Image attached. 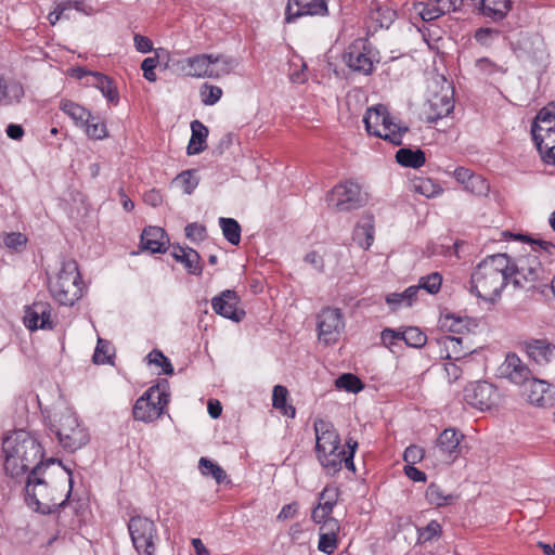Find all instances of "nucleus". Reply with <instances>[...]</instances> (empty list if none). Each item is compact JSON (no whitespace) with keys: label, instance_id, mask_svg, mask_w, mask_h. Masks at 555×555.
Instances as JSON below:
<instances>
[{"label":"nucleus","instance_id":"nucleus-1","mask_svg":"<svg viewBox=\"0 0 555 555\" xmlns=\"http://www.w3.org/2000/svg\"><path fill=\"white\" fill-rule=\"evenodd\" d=\"M314 431L318 460L327 474L338 473L343 465L349 470H356L353 456L358 448L357 440L348 438L346 440L348 450H345L340 444V437L334 425L323 420L314 422Z\"/></svg>","mask_w":555,"mask_h":555},{"label":"nucleus","instance_id":"nucleus-2","mask_svg":"<svg viewBox=\"0 0 555 555\" xmlns=\"http://www.w3.org/2000/svg\"><path fill=\"white\" fill-rule=\"evenodd\" d=\"M512 258L506 254L488 256L470 275V292L478 298L494 302L511 281Z\"/></svg>","mask_w":555,"mask_h":555},{"label":"nucleus","instance_id":"nucleus-3","mask_svg":"<svg viewBox=\"0 0 555 555\" xmlns=\"http://www.w3.org/2000/svg\"><path fill=\"white\" fill-rule=\"evenodd\" d=\"M4 469L11 477H18L33 467L42 466L43 448L36 435L15 430L2 443Z\"/></svg>","mask_w":555,"mask_h":555},{"label":"nucleus","instance_id":"nucleus-4","mask_svg":"<svg viewBox=\"0 0 555 555\" xmlns=\"http://www.w3.org/2000/svg\"><path fill=\"white\" fill-rule=\"evenodd\" d=\"M531 251L512 260L511 281L516 288H534L535 284L546 281V270L541 258L548 260L555 254V244L544 240H529Z\"/></svg>","mask_w":555,"mask_h":555},{"label":"nucleus","instance_id":"nucleus-5","mask_svg":"<svg viewBox=\"0 0 555 555\" xmlns=\"http://www.w3.org/2000/svg\"><path fill=\"white\" fill-rule=\"evenodd\" d=\"M49 291L60 305L67 307L74 306L82 297L85 283L76 260L66 259L62 262L55 276L49 279Z\"/></svg>","mask_w":555,"mask_h":555},{"label":"nucleus","instance_id":"nucleus-6","mask_svg":"<svg viewBox=\"0 0 555 555\" xmlns=\"http://www.w3.org/2000/svg\"><path fill=\"white\" fill-rule=\"evenodd\" d=\"M363 122L369 134L397 146L402 144L403 135L409 131L408 127L395 122L387 107L382 104L369 107L363 117Z\"/></svg>","mask_w":555,"mask_h":555},{"label":"nucleus","instance_id":"nucleus-7","mask_svg":"<svg viewBox=\"0 0 555 555\" xmlns=\"http://www.w3.org/2000/svg\"><path fill=\"white\" fill-rule=\"evenodd\" d=\"M170 392L167 380L151 386L134 403L132 415L135 421L152 423L158 420L169 403Z\"/></svg>","mask_w":555,"mask_h":555},{"label":"nucleus","instance_id":"nucleus-8","mask_svg":"<svg viewBox=\"0 0 555 555\" xmlns=\"http://www.w3.org/2000/svg\"><path fill=\"white\" fill-rule=\"evenodd\" d=\"M61 446L68 452L85 447L90 439L88 429L80 424L77 415L69 410L62 412L51 426Z\"/></svg>","mask_w":555,"mask_h":555},{"label":"nucleus","instance_id":"nucleus-9","mask_svg":"<svg viewBox=\"0 0 555 555\" xmlns=\"http://www.w3.org/2000/svg\"><path fill=\"white\" fill-rule=\"evenodd\" d=\"M128 531L138 555H158L159 534L153 520L133 516L128 522Z\"/></svg>","mask_w":555,"mask_h":555},{"label":"nucleus","instance_id":"nucleus-10","mask_svg":"<svg viewBox=\"0 0 555 555\" xmlns=\"http://www.w3.org/2000/svg\"><path fill=\"white\" fill-rule=\"evenodd\" d=\"M343 60L346 65L356 73L371 75L374 64L379 62L378 52L365 38H358L346 49Z\"/></svg>","mask_w":555,"mask_h":555},{"label":"nucleus","instance_id":"nucleus-11","mask_svg":"<svg viewBox=\"0 0 555 555\" xmlns=\"http://www.w3.org/2000/svg\"><path fill=\"white\" fill-rule=\"evenodd\" d=\"M367 201V194L362 192L361 185L353 180L336 184L328 195V203L336 211L359 209L366 205Z\"/></svg>","mask_w":555,"mask_h":555},{"label":"nucleus","instance_id":"nucleus-12","mask_svg":"<svg viewBox=\"0 0 555 555\" xmlns=\"http://www.w3.org/2000/svg\"><path fill=\"white\" fill-rule=\"evenodd\" d=\"M464 439V434L454 427L443 429L436 439L434 455L443 464H453L462 455Z\"/></svg>","mask_w":555,"mask_h":555},{"label":"nucleus","instance_id":"nucleus-13","mask_svg":"<svg viewBox=\"0 0 555 555\" xmlns=\"http://www.w3.org/2000/svg\"><path fill=\"white\" fill-rule=\"evenodd\" d=\"M317 319L319 339L326 345L336 343L345 327L340 309L332 307L323 308Z\"/></svg>","mask_w":555,"mask_h":555},{"label":"nucleus","instance_id":"nucleus-14","mask_svg":"<svg viewBox=\"0 0 555 555\" xmlns=\"http://www.w3.org/2000/svg\"><path fill=\"white\" fill-rule=\"evenodd\" d=\"M499 398L496 387L488 382L472 383L464 389L466 403L481 411L491 409Z\"/></svg>","mask_w":555,"mask_h":555},{"label":"nucleus","instance_id":"nucleus-15","mask_svg":"<svg viewBox=\"0 0 555 555\" xmlns=\"http://www.w3.org/2000/svg\"><path fill=\"white\" fill-rule=\"evenodd\" d=\"M522 395L527 398L528 402L540 406L550 408L555 403V389L547 382L531 377L526 386H522Z\"/></svg>","mask_w":555,"mask_h":555},{"label":"nucleus","instance_id":"nucleus-16","mask_svg":"<svg viewBox=\"0 0 555 555\" xmlns=\"http://www.w3.org/2000/svg\"><path fill=\"white\" fill-rule=\"evenodd\" d=\"M499 375L501 378L521 387L526 386L532 377L528 365L516 353L506 354L505 360L499 366Z\"/></svg>","mask_w":555,"mask_h":555},{"label":"nucleus","instance_id":"nucleus-17","mask_svg":"<svg viewBox=\"0 0 555 555\" xmlns=\"http://www.w3.org/2000/svg\"><path fill=\"white\" fill-rule=\"evenodd\" d=\"M462 3L463 0H426L414 3V10L423 21L429 22L459 10Z\"/></svg>","mask_w":555,"mask_h":555},{"label":"nucleus","instance_id":"nucleus-18","mask_svg":"<svg viewBox=\"0 0 555 555\" xmlns=\"http://www.w3.org/2000/svg\"><path fill=\"white\" fill-rule=\"evenodd\" d=\"M327 12V3L325 0H288L285 20L287 23H291L306 15L324 16Z\"/></svg>","mask_w":555,"mask_h":555},{"label":"nucleus","instance_id":"nucleus-19","mask_svg":"<svg viewBox=\"0 0 555 555\" xmlns=\"http://www.w3.org/2000/svg\"><path fill=\"white\" fill-rule=\"evenodd\" d=\"M238 297L234 291L225 289L219 296L212 298L211 306L214 311L232 321H241L245 317V311L237 308Z\"/></svg>","mask_w":555,"mask_h":555},{"label":"nucleus","instance_id":"nucleus-20","mask_svg":"<svg viewBox=\"0 0 555 555\" xmlns=\"http://www.w3.org/2000/svg\"><path fill=\"white\" fill-rule=\"evenodd\" d=\"M24 324L30 331L52 330L50 306L47 302L33 304L25 311Z\"/></svg>","mask_w":555,"mask_h":555},{"label":"nucleus","instance_id":"nucleus-21","mask_svg":"<svg viewBox=\"0 0 555 555\" xmlns=\"http://www.w3.org/2000/svg\"><path fill=\"white\" fill-rule=\"evenodd\" d=\"M211 53L196 54L180 62L184 75L195 78H212Z\"/></svg>","mask_w":555,"mask_h":555},{"label":"nucleus","instance_id":"nucleus-22","mask_svg":"<svg viewBox=\"0 0 555 555\" xmlns=\"http://www.w3.org/2000/svg\"><path fill=\"white\" fill-rule=\"evenodd\" d=\"M42 466L33 467L27 478L26 495L39 508L46 503L42 500L48 495V483L40 477Z\"/></svg>","mask_w":555,"mask_h":555},{"label":"nucleus","instance_id":"nucleus-23","mask_svg":"<svg viewBox=\"0 0 555 555\" xmlns=\"http://www.w3.org/2000/svg\"><path fill=\"white\" fill-rule=\"evenodd\" d=\"M469 339V336H451L444 335L440 337L437 343L443 347L444 358L449 360H461L466 356L473 353V349L469 346H464V343Z\"/></svg>","mask_w":555,"mask_h":555},{"label":"nucleus","instance_id":"nucleus-24","mask_svg":"<svg viewBox=\"0 0 555 555\" xmlns=\"http://www.w3.org/2000/svg\"><path fill=\"white\" fill-rule=\"evenodd\" d=\"M473 7L492 21L503 20L512 9L511 0H470Z\"/></svg>","mask_w":555,"mask_h":555},{"label":"nucleus","instance_id":"nucleus-25","mask_svg":"<svg viewBox=\"0 0 555 555\" xmlns=\"http://www.w3.org/2000/svg\"><path fill=\"white\" fill-rule=\"evenodd\" d=\"M428 109L426 112V119L429 122H435L443 117H447L454 108L449 92L434 94L428 100Z\"/></svg>","mask_w":555,"mask_h":555},{"label":"nucleus","instance_id":"nucleus-26","mask_svg":"<svg viewBox=\"0 0 555 555\" xmlns=\"http://www.w3.org/2000/svg\"><path fill=\"white\" fill-rule=\"evenodd\" d=\"M168 244V237L165 231L159 227H147L141 235V248L152 254L165 253Z\"/></svg>","mask_w":555,"mask_h":555},{"label":"nucleus","instance_id":"nucleus-27","mask_svg":"<svg viewBox=\"0 0 555 555\" xmlns=\"http://www.w3.org/2000/svg\"><path fill=\"white\" fill-rule=\"evenodd\" d=\"M525 350L530 359L540 365L547 364L555 352V345L547 339H529L525 341Z\"/></svg>","mask_w":555,"mask_h":555},{"label":"nucleus","instance_id":"nucleus-28","mask_svg":"<svg viewBox=\"0 0 555 555\" xmlns=\"http://www.w3.org/2000/svg\"><path fill=\"white\" fill-rule=\"evenodd\" d=\"M171 255L177 262H180L184 266L190 274H202L203 267L201 264V256L195 249L188 246L183 247L178 245L172 247Z\"/></svg>","mask_w":555,"mask_h":555},{"label":"nucleus","instance_id":"nucleus-29","mask_svg":"<svg viewBox=\"0 0 555 555\" xmlns=\"http://www.w3.org/2000/svg\"><path fill=\"white\" fill-rule=\"evenodd\" d=\"M375 224L372 214H364L353 231V241L363 249H369L374 242Z\"/></svg>","mask_w":555,"mask_h":555},{"label":"nucleus","instance_id":"nucleus-30","mask_svg":"<svg viewBox=\"0 0 555 555\" xmlns=\"http://www.w3.org/2000/svg\"><path fill=\"white\" fill-rule=\"evenodd\" d=\"M59 108L67 115L77 127L81 128L88 121L94 120V116H92L89 109L72 100L62 99Z\"/></svg>","mask_w":555,"mask_h":555},{"label":"nucleus","instance_id":"nucleus-31","mask_svg":"<svg viewBox=\"0 0 555 555\" xmlns=\"http://www.w3.org/2000/svg\"><path fill=\"white\" fill-rule=\"evenodd\" d=\"M22 83L15 80H7L0 75V104L4 106L18 104L24 98Z\"/></svg>","mask_w":555,"mask_h":555},{"label":"nucleus","instance_id":"nucleus-32","mask_svg":"<svg viewBox=\"0 0 555 555\" xmlns=\"http://www.w3.org/2000/svg\"><path fill=\"white\" fill-rule=\"evenodd\" d=\"M191 139L189 141L186 153L188 155H196L206 149V139L208 137V128L199 120L191 122Z\"/></svg>","mask_w":555,"mask_h":555},{"label":"nucleus","instance_id":"nucleus-33","mask_svg":"<svg viewBox=\"0 0 555 555\" xmlns=\"http://www.w3.org/2000/svg\"><path fill=\"white\" fill-rule=\"evenodd\" d=\"M339 524L337 520H330L328 526L324 530H320L318 550L327 555H332L337 548V533Z\"/></svg>","mask_w":555,"mask_h":555},{"label":"nucleus","instance_id":"nucleus-34","mask_svg":"<svg viewBox=\"0 0 555 555\" xmlns=\"http://www.w3.org/2000/svg\"><path fill=\"white\" fill-rule=\"evenodd\" d=\"M555 130V105L542 108L531 126L532 138Z\"/></svg>","mask_w":555,"mask_h":555},{"label":"nucleus","instance_id":"nucleus-35","mask_svg":"<svg viewBox=\"0 0 555 555\" xmlns=\"http://www.w3.org/2000/svg\"><path fill=\"white\" fill-rule=\"evenodd\" d=\"M336 500L337 493H334L324 502H319L318 505L312 509L311 519L315 524L322 525L320 530H324V527L328 526L330 520H336L331 516L333 508L336 505Z\"/></svg>","mask_w":555,"mask_h":555},{"label":"nucleus","instance_id":"nucleus-36","mask_svg":"<svg viewBox=\"0 0 555 555\" xmlns=\"http://www.w3.org/2000/svg\"><path fill=\"white\" fill-rule=\"evenodd\" d=\"M238 61L230 55L211 53L212 78L230 75L237 67Z\"/></svg>","mask_w":555,"mask_h":555},{"label":"nucleus","instance_id":"nucleus-37","mask_svg":"<svg viewBox=\"0 0 555 555\" xmlns=\"http://www.w3.org/2000/svg\"><path fill=\"white\" fill-rule=\"evenodd\" d=\"M396 160L401 166L417 169L425 164L426 157L422 150L400 149L396 153Z\"/></svg>","mask_w":555,"mask_h":555},{"label":"nucleus","instance_id":"nucleus-38","mask_svg":"<svg viewBox=\"0 0 555 555\" xmlns=\"http://www.w3.org/2000/svg\"><path fill=\"white\" fill-rule=\"evenodd\" d=\"M396 12L387 5L373 2L370 11V18L376 23L379 28H388L395 21Z\"/></svg>","mask_w":555,"mask_h":555},{"label":"nucleus","instance_id":"nucleus-39","mask_svg":"<svg viewBox=\"0 0 555 555\" xmlns=\"http://www.w3.org/2000/svg\"><path fill=\"white\" fill-rule=\"evenodd\" d=\"M92 83L112 103H117L119 95L112 79L101 73L91 74Z\"/></svg>","mask_w":555,"mask_h":555},{"label":"nucleus","instance_id":"nucleus-40","mask_svg":"<svg viewBox=\"0 0 555 555\" xmlns=\"http://www.w3.org/2000/svg\"><path fill=\"white\" fill-rule=\"evenodd\" d=\"M288 390L286 387L282 385L274 386L272 392V405L280 410L284 415L295 417L296 410L293 405L286 404Z\"/></svg>","mask_w":555,"mask_h":555},{"label":"nucleus","instance_id":"nucleus-41","mask_svg":"<svg viewBox=\"0 0 555 555\" xmlns=\"http://www.w3.org/2000/svg\"><path fill=\"white\" fill-rule=\"evenodd\" d=\"M426 499L429 504L440 507L451 504L455 498L439 485L430 483L426 490Z\"/></svg>","mask_w":555,"mask_h":555},{"label":"nucleus","instance_id":"nucleus-42","mask_svg":"<svg viewBox=\"0 0 555 555\" xmlns=\"http://www.w3.org/2000/svg\"><path fill=\"white\" fill-rule=\"evenodd\" d=\"M220 227L222 229L223 236L232 245H238L241 242V225L232 218H220Z\"/></svg>","mask_w":555,"mask_h":555},{"label":"nucleus","instance_id":"nucleus-43","mask_svg":"<svg viewBox=\"0 0 555 555\" xmlns=\"http://www.w3.org/2000/svg\"><path fill=\"white\" fill-rule=\"evenodd\" d=\"M413 189L416 193L428 198L440 195L443 192V189L438 183L428 178H421L414 181Z\"/></svg>","mask_w":555,"mask_h":555},{"label":"nucleus","instance_id":"nucleus-44","mask_svg":"<svg viewBox=\"0 0 555 555\" xmlns=\"http://www.w3.org/2000/svg\"><path fill=\"white\" fill-rule=\"evenodd\" d=\"M198 464L202 474L205 476H211L217 483H222L227 479L225 470L212 461L206 457H201Z\"/></svg>","mask_w":555,"mask_h":555},{"label":"nucleus","instance_id":"nucleus-45","mask_svg":"<svg viewBox=\"0 0 555 555\" xmlns=\"http://www.w3.org/2000/svg\"><path fill=\"white\" fill-rule=\"evenodd\" d=\"M335 386L338 389H344L352 393H358L364 388V384L361 382V379L351 373H345L340 375L335 380Z\"/></svg>","mask_w":555,"mask_h":555},{"label":"nucleus","instance_id":"nucleus-46","mask_svg":"<svg viewBox=\"0 0 555 555\" xmlns=\"http://www.w3.org/2000/svg\"><path fill=\"white\" fill-rule=\"evenodd\" d=\"M402 340L406 346L422 348L427 341V336L417 327H408L401 331Z\"/></svg>","mask_w":555,"mask_h":555},{"label":"nucleus","instance_id":"nucleus-47","mask_svg":"<svg viewBox=\"0 0 555 555\" xmlns=\"http://www.w3.org/2000/svg\"><path fill=\"white\" fill-rule=\"evenodd\" d=\"M464 189L477 196H487L490 185L482 176L474 173Z\"/></svg>","mask_w":555,"mask_h":555},{"label":"nucleus","instance_id":"nucleus-48","mask_svg":"<svg viewBox=\"0 0 555 555\" xmlns=\"http://www.w3.org/2000/svg\"><path fill=\"white\" fill-rule=\"evenodd\" d=\"M442 284V276L438 272H433L428 275L422 276L418 281L420 289H425L427 293L434 295L440 291Z\"/></svg>","mask_w":555,"mask_h":555},{"label":"nucleus","instance_id":"nucleus-49","mask_svg":"<svg viewBox=\"0 0 555 555\" xmlns=\"http://www.w3.org/2000/svg\"><path fill=\"white\" fill-rule=\"evenodd\" d=\"M146 360L149 364H155L162 366L163 373L166 375L173 374V366L169 359L158 349H153L147 356Z\"/></svg>","mask_w":555,"mask_h":555},{"label":"nucleus","instance_id":"nucleus-50","mask_svg":"<svg viewBox=\"0 0 555 555\" xmlns=\"http://www.w3.org/2000/svg\"><path fill=\"white\" fill-rule=\"evenodd\" d=\"M86 134L93 140H102L108 135L106 125L94 117V120L88 121L82 127Z\"/></svg>","mask_w":555,"mask_h":555},{"label":"nucleus","instance_id":"nucleus-51","mask_svg":"<svg viewBox=\"0 0 555 555\" xmlns=\"http://www.w3.org/2000/svg\"><path fill=\"white\" fill-rule=\"evenodd\" d=\"M222 96V89L218 86L204 83L201 87V98L205 105H215Z\"/></svg>","mask_w":555,"mask_h":555},{"label":"nucleus","instance_id":"nucleus-52","mask_svg":"<svg viewBox=\"0 0 555 555\" xmlns=\"http://www.w3.org/2000/svg\"><path fill=\"white\" fill-rule=\"evenodd\" d=\"M380 340L383 346L388 348L391 352H396L395 347L402 340L401 331L392 328H384L380 333Z\"/></svg>","mask_w":555,"mask_h":555},{"label":"nucleus","instance_id":"nucleus-53","mask_svg":"<svg viewBox=\"0 0 555 555\" xmlns=\"http://www.w3.org/2000/svg\"><path fill=\"white\" fill-rule=\"evenodd\" d=\"M3 243L9 249L20 251L26 246L27 237L23 233L11 232L5 234Z\"/></svg>","mask_w":555,"mask_h":555},{"label":"nucleus","instance_id":"nucleus-54","mask_svg":"<svg viewBox=\"0 0 555 555\" xmlns=\"http://www.w3.org/2000/svg\"><path fill=\"white\" fill-rule=\"evenodd\" d=\"M109 343L105 339L99 338L96 348L93 353V362L96 364H105L109 361L111 354H109Z\"/></svg>","mask_w":555,"mask_h":555},{"label":"nucleus","instance_id":"nucleus-55","mask_svg":"<svg viewBox=\"0 0 555 555\" xmlns=\"http://www.w3.org/2000/svg\"><path fill=\"white\" fill-rule=\"evenodd\" d=\"M441 533V526L437 520H431L426 527L418 529V539L428 542L438 538Z\"/></svg>","mask_w":555,"mask_h":555},{"label":"nucleus","instance_id":"nucleus-56","mask_svg":"<svg viewBox=\"0 0 555 555\" xmlns=\"http://www.w3.org/2000/svg\"><path fill=\"white\" fill-rule=\"evenodd\" d=\"M176 181L180 183L184 193L191 194L197 186L198 180L194 177L190 170L182 171L176 178Z\"/></svg>","mask_w":555,"mask_h":555},{"label":"nucleus","instance_id":"nucleus-57","mask_svg":"<svg viewBox=\"0 0 555 555\" xmlns=\"http://www.w3.org/2000/svg\"><path fill=\"white\" fill-rule=\"evenodd\" d=\"M159 63L158 56H151L143 60L141 64V69L143 72V77L151 82L156 81L157 76L155 73V68Z\"/></svg>","mask_w":555,"mask_h":555},{"label":"nucleus","instance_id":"nucleus-58","mask_svg":"<svg viewBox=\"0 0 555 555\" xmlns=\"http://www.w3.org/2000/svg\"><path fill=\"white\" fill-rule=\"evenodd\" d=\"M476 68L483 75H493L495 73H502V66H499L487 57H481L475 62Z\"/></svg>","mask_w":555,"mask_h":555},{"label":"nucleus","instance_id":"nucleus-59","mask_svg":"<svg viewBox=\"0 0 555 555\" xmlns=\"http://www.w3.org/2000/svg\"><path fill=\"white\" fill-rule=\"evenodd\" d=\"M185 235L192 242L203 241L206 237V227L197 222L189 223L185 227Z\"/></svg>","mask_w":555,"mask_h":555},{"label":"nucleus","instance_id":"nucleus-60","mask_svg":"<svg viewBox=\"0 0 555 555\" xmlns=\"http://www.w3.org/2000/svg\"><path fill=\"white\" fill-rule=\"evenodd\" d=\"M424 456V449L415 444L408 447L403 453V460L408 463L406 465H414L423 460Z\"/></svg>","mask_w":555,"mask_h":555},{"label":"nucleus","instance_id":"nucleus-61","mask_svg":"<svg viewBox=\"0 0 555 555\" xmlns=\"http://www.w3.org/2000/svg\"><path fill=\"white\" fill-rule=\"evenodd\" d=\"M299 505L297 502H292L289 504H286L282 507L280 513L276 516V519L279 521H285L289 518H293L298 513Z\"/></svg>","mask_w":555,"mask_h":555},{"label":"nucleus","instance_id":"nucleus-62","mask_svg":"<svg viewBox=\"0 0 555 555\" xmlns=\"http://www.w3.org/2000/svg\"><path fill=\"white\" fill-rule=\"evenodd\" d=\"M135 49L141 53H149L153 50V42L145 36L135 34L133 37Z\"/></svg>","mask_w":555,"mask_h":555},{"label":"nucleus","instance_id":"nucleus-63","mask_svg":"<svg viewBox=\"0 0 555 555\" xmlns=\"http://www.w3.org/2000/svg\"><path fill=\"white\" fill-rule=\"evenodd\" d=\"M498 34L499 31L492 28H479L475 33V39L481 44H489L493 36Z\"/></svg>","mask_w":555,"mask_h":555},{"label":"nucleus","instance_id":"nucleus-64","mask_svg":"<svg viewBox=\"0 0 555 555\" xmlns=\"http://www.w3.org/2000/svg\"><path fill=\"white\" fill-rule=\"evenodd\" d=\"M404 474L413 481L417 482H424L426 481V474L418 468H416L414 465H405L404 466Z\"/></svg>","mask_w":555,"mask_h":555}]
</instances>
